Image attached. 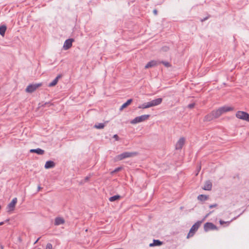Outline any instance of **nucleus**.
Returning a JSON list of instances; mask_svg holds the SVG:
<instances>
[{"instance_id": "nucleus-42", "label": "nucleus", "mask_w": 249, "mask_h": 249, "mask_svg": "<svg viewBox=\"0 0 249 249\" xmlns=\"http://www.w3.org/2000/svg\"><path fill=\"white\" fill-rule=\"evenodd\" d=\"M40 249V248H37V249Z\"/></svg>"}, {"instance_id": "nucleus-33", "label": "nucleus", "mask_w": 249, "mask_h": 249, "mask_svg": "<svg viewBox=\"0 0 249 249\" xmlns=\"http://www.w3.org/2000/svg\"><path fill=\"white\" fill-rule=\"evenodd\" d=\"M217 206V204H211L209 206V208L210 209H212V208H214V207H216V206Z\"/></svg>"}, {"instance_id": "nucleus-31", "label": "nucleus", "mask_w": 249, "mask_h": 249, "mask_svg": "<svg viewBox=\"0 0 249 249\" xmlns=\"http://www.w3.org/2000/svg\"><path fill=\"white\" fill-rule=\"evenodd\" d=\"M121 169H122V167H117L116 169H115V170L112 172V173L118 172L120 171Z\"/></svg>"}, {"instance_id": "nucleus-8", "label": "nucleus", "mask_w": 249, "mask_h": 249, "mask_svg": "<svg viewBox=\"0 0 249 249\" xmlns=\"http://www.w3.org/2000/svg\"><path fill=\"white\" fill-rule=\"evenodd\" d=\"M204 230L206 232L210 230H217V227L213 223L206 222L204 225Z\"/></svg>"}, {"instance_id": "nucleus-39", "label": "nucleus", "mask_w": 249, "mask_h": 249, "mask_svg": "<svg viewBox=\"0 0 249 249\" xmlns=\"http://www.w3.org/2000/svg\"><path fill=\"white\" fill-rule=\"evenodd\" d=\"M39 239H40V237L38 238L36 240L35 242L34 243V244H36L38 241Z\"/></svg>"}, {"instance_id": "nucleus-4", "label": "nucleus", "mask_w": 249, "mask_h": 249, "mask_svg": "<svg viewBox=\"0 0 249 249\" xmlns=\"http://www.w3.org/2000/svg\"><path fill=\"white\" fill-rule=\"evenodd\" d=\"M150 115H142L140 116L136 117L134 119L131 121L130 123L132 124H136L142 122H143L146 120H147L149 117Z\"/></svg>"}, {"instance_id": "nucleus-28", "label": "nucleus", "mask_w": 249, "mask_h": 249, "mask_svg": "<svg viewBox=\"0 0 249 249\" xmlns=\"http://www.w3.org/2000/svg\"><path fill=\"white\" fill-rule=\"evenodd\" d=\"M46 249H53V246L51 243H48L46 247Z\"/></svg>"}, {"instance_id": "nucleus-26", "label": "nucleus", "mask_w": 249, "mask_h": 249, "mask_svg": "<svg viewBox=\"0 0 249 249\" xmlns=\"http://www.w3.org/2000/svg\"><path fill=\"white\" fill-rule=\"evenodd\" d=\"M105 126V124H104V123H98V124H96L94 125V127L96 128L97 129H101L104 128Z\"/></svg>"}, {"instance_id": "nucleus-24", "label": "nucleus", "mask_w": 249, "mask_h": 249, "mask_svg": "<svg viewBox=\"0 0 249 249\" xmlns=\"http://www.w3.org/2000/svg\"><path fill=\"white\" fill-rule=\"evenodd\" d=\"M243 212H242V213H241L240 214H239L237 217H234L233 219H232L230 221H227V222H225L223 220H220L219 221V223L220 224V225H223L224 224H226L227 225V226L229 225L230 223H231V221H233V220H235L236 219L237 217H238L240 215H241L242 214Z\"/></svg>"}, {"instance_id": "nucleus-9", "label": "nucleus", "mask_w": 249, "mask_h": 249, "mask_svg": "<svg viewBox=\"0 0 249 249\" xmlns=\"http://www.w3.org/2000/svg\"><path fill=\"white\" fill-rule=\"evenodd\" d=\"M74 39L73 38H69L65 40L63 45V49L65 50H67L71 48L72 46V42H74Z\"/></svg>"}, {"instance_id": "nucleus-14", "label": "nucleus", "mask_w": 249, "mask_h": 249, "mask_svg": "<svg viewBox=\"0 0 249 249\" xmlns=\"http://www.w3.org/2000/svg\"><path fill=\"white\" fill-rule=\"evenodd\" d=\"M30 152L31 153H36L39 155H42L44 154L45 151L39 148L36 149H32L30 150Z\"/></svg>"}, {"instance_id": "nucleus-36", "label": "nucleus", "mask_w": 249, "mask_h": 249, "mask_svg": "<svg viewBox=\"0 0 249 249\" xmlns=\"http://www.w3.org/2000/svg\"><path fill=\"white\" fill-rule=\"evenodd\" d=\"M153 13L155 15H157V14H158V11L157 9H154L153 10Z\"/></svg>"}, {"instance_id": "nucleus-16", "label": "nucleus", "mask_w": 249, "mask_h": 249, "mask_svg": "<svg viewBox=\"0 0 249 249\" xmlns=\"http://www.w3.org/2000/svg\"><path fill=\"white\" fill-rule=\"evenodd\" d=\"M65 223V220L63 218L60 217H57L54 220V225L58 226L61 224H63Z\"/></svg>"}, {"instance_id": "nucleus-3", "label": "nucleus", "mask_w": 249, "mask_h": 249, "mask_svg": "<svg viewBox=\"0 0 249 249\" xmlns=\"http://www.w3.org/2000/svg\"><path fill=\"white\" fill-rule=\"evenodd\" d=\"M138 155L137 152H124L117 156L118 160H121L124 159L133 157Z\"/></svg>"}, {"instance_id": "nucleus-11", "label": "nucleus", "mask_w": 249, "mask_h": 249, "mask_svg": "<svg viewBox=\"0 0 249 249\" xmlns=\"http://www.w3.org/2000/svg\"><path fill=\"white\" fill-rule=\"evenodd\" d=\"M184 142L185 139L183 137L180 138L176 144V149L177 150H180L182 149Z\"/></svg>"}, {"instance_id": "nucleus-21", "label": "nucleus", "mask_w": 249, "mask_h": 249, "mask_svg": "<svg viewBox=\"0 0 249 249\" xmlns=\"http://www.w3.org/2000/svg\"><path fill=\"white\" fill-rule=\"evenodd\" d=\"M7 29V27L5 25H2L0 26V35L2 36H4L5 32Z\"/></svg>"}, {"instance_id": "nucleus-23", "label": "nucleus", "mask_w": 249, "mask_h": 249, "mask_svg": "<svg viewBox=\"0 0 249 249\" xmlns=\"http://www.w3.org/2000/svg\"><path fill=\"white\" fill-rule=\"evenodd\" d=\"M121 196L119 195H115L112 196H111L109 198V200L110 202H114L117 200H119L121 198Z\"/></svg>"}, {"instance_id": "nucleus-37", "label": "nucleus", "mask_w": 249, "mask_h": 249, "mask_svg": "<svg viewBox=\"0 0 249 249\" xmlns=\"http://www.w3.org/2000/svg\"><path fill=\"white\" fill-rule=\"evenodd\" d=\"M213 212V211L210 212L209 213H208L206 216L205 217H207L209 215H210L211 213H212Z\"/></svg>"}, {"instance_id": "nucleus-13", "label": "nucleus", "mask_w": 249, "mask_h": 249, "mask_svg": "<svg viewBox=\"0 0 249 249\" xmlns=\"http://www.w3.org/2000/svg\"><path fill=\"white\" fill-rule=\"evenodd\" d=\"M17 203V197L14 198L11 202L8 205V208L10 211L14 210L15 205Z\"/></svg>"}, {"instance_id": "nucleus-19", "label": "nucleus", "mask_w": 249, "mask_h": 249, "mask_svg": "<svg viewBox=\"0 0 249 249\" xmlns=\"http://www.w3.org/2000/svg\"><path fill=\"white\" fill-rule=\"evenodd\" d=\"M133 100L132 99H128L125 103H124L120 108V110H122L124 108L128 106L132 102Z\"/></svg>"}, {"instance_id": "nucleus-5", "label": "nucleus", "mask_w": 249, "mask_h": 249, "mask_svg": "<svg viewBox=\"0 0 249 249\" xmlns=\"http://www.w3.org/2000/svg\"><path fill=\"white\" fill-rule=\"evenodd\" d=\"M236 117L240 119L249 122V114L246 112L238 111L236 113Z\"/></svg>"}, {"instance_id": "nucleus-17", "label": "nucleus", "mask_w": 249, "mask_h": 249, "mask_svg": "<svg viewBox=\"0 0 249 249\" xmlns=\"http://www.w3.org/2000/svg\"><path fill=\"white\" fill-rule=\"evenodd\" d=\"M55 166V163L52 160H48L46 162L44 167L46 169L53 168Z\"/></svg>"}, {"instance_id": "nucleus-40", "label": "nucleus", "mask_w": 249, "mask_h": 249, "mask_svg": "<svg viewBox=\"0 0 249 249\" xmlns=\"http://www.w3.org/2000/svg\"><path fill=\"white\" fill-rule=\"evenodd\" d=\"M37 189H38V191H39L41 189V187H40V185H39V186H38Z\"/></svg>"}, {"instance_id": "nucleus-29", "label": "nucleus", "mask_w": 249, "mask_h": 249, "mask_svg": "<svg viewBox=\"0 0 249 249\" xmlns=\"http://www.w3.org/2000/svg\"><path fill=\"white\" fill-rule=\"evenodd\" d=\"M195 106V103H194L190 104L188 105V108H189L190 109H192Z\"/></svg>"}, {"instance_id": "nucleus-7", "label": "nucleus", "mask_w": 249, "mask_h": 249, "mask_svg": "<svg viewBox=\"0 0 249 249\" xmlns=\"http://www.w3.org/2000/svg\"><path fill=\"white\" fill-rule=\"evenodd\" d=\"M233 110H234V108L233 107H228V106H226L220 107L218 109H217L220 116L222 114H223L225 112H227L228 111H231Z\"/></svg>"}, {"instance_id": "nucleus-6", "label": "nucleus", "mask_w": 249, "mask_h": 249, "mask_svg": "<svg viewBox=\"0 0 249 249\" xmlns=\"http://www.w3.org/2000/svg\"><path fill=\"white\" fill-rule=\"evenodd\" d=\"M41 85V83L30 84L27 86L25 90L27 92L32 93Z\"/></svg>"}, {"instance_id": "nucleus-12", "label": "nucleus", "mask_w": 249, "mask_h": 249, "mask_svg": "<svg viewBox=\"0 0 249 249\" xmlns=\"http://www.w3.org/2000/svg\"><path fill=\"white\" fill-rule=\"evenodd\" d=\"M162 101L161 98H159L149 102L151 107L160 105Z\"/></svg>"}, {"instance_id": "nucleus-30", "label": "nucleus", "mask_w": 249, "mask_h": 249, "mask_svg": "<svg viewBox=\"0 0 249 249\" xmlns=\"http://www.w3.org/2000/svg\"><path fill=\"white\" fill-rule=\"evenodd\" d=\"M161 50L164 52H167L169 50V48L167 46H164L161 48Z\"/></svg>"}, {"instance_id": "nucleus-22", "label": "nucleus", "mask_w": 249, "mask_h": 249, "mask_svg": "<svg viewBox=\"0 0 249 249\" xmlns=\"http://www.w3.org/2000/svg\"><path fill=\"white\" fill-rule=\"evenodd\" d=\"M209 198L208 196L205 195H199L197 196V199L201 201H204Z\"/></svg>"}, {"instance_id": "nucleus-38", "label": "nucleus", "mask_w": 249, "mask_h": 249, "mask_svg": "<svg viewBox=\"0 0 249 249\" xmlns=\"http://www.w3.org/2000/svg\"><path fill=\"white\" fill-rule=\"evenodd\" d=\"M89 177H86L85 178V180L86 181H88L89 179Z\"/></svg>"}, {"instance_id": "nucleus-20", "label": "nucleus", "mask_w": 249, "mask_h": 249, "mask_svg": "<svg viewBox=\"0 0 249 249\" xmlns=\"http://www.w3.org/2000/svg\"><path fill=\"white\" fill-rule=\"evenodd\" d=\"M162 244V242L159 240H153V242L151 243L149 246L150 247L153 246H160Z\"/></svg>"}, {"instance_id": "nucleus-25", "label": "nucleus", "mask_w": 249, "mask_h": 249, "mask_svg": "<svg viewBox=\"0 0 249 249\" xmlns=\"http://www.w3.org/2000/svg\"><path fill=\"white\" fill-rule=\"evenodd\" d=\"M151 107V105L149 102H147V103H143L141 105H140L139 107H138V108H142V109H145V108H149V107Z\"/></svg>"}, {"instance_id": "nucleus-34", "label": "nucleus", "mask_w": 249, "mask_h": 249, "mask_svg": "<svg viewBox=\"0 0 249 249\" xmlns=\"http://www.w3.org/2000/svg\"><path fill=\"white\" fill-rule=\"evenodd\" d=\"M209 17H210V16H209L208 17H205V18H201V19H200V21H201V22H203V21H205V20H207V19L209 18Z\"/></svg>"}, {"instance_id": "nucleus-15", "label": "nucleus", "mask_w": 249, "mask_h": 249, "mask_svg": "<svg viewBox=\"0 0 249 249\" xmlns=\"http://www.w3.org/2000/svg\"><path fill=\"white\" fill-rule=\"evenodd\" d=\"M212 188V183L210 180H207L205 182L202 189L204 190L210 191L211 190Z\"/></svg>"}, {"instance_id": "nucleus-41", "label": "nucleus", "mask_w": 249, "mask_h": 249, "mask_svg": "<svg viewBox=\"0 0 249 249\" xmlns=\"http://www.w3.org/2000/svg\"><path fill=\"white\" fill-rule=\"evenodd\" d=\"M47 104H49V103H45V105H46Z\"/></svg>"}, {"instance_id": "nucleus-2", "label": "nucleus", "mask_w": 249, "mask_h": 249, "mask_svg": "<svg viewBox=\"0 0 249 249\" xmlns=\"http://www.w3.org/2000/svg\"><path fill=\"white\" fill-rule=\"evenodd\" d=\"M204 218L201 221H197L196 223H195L191 228L189 232L187 235V238H189L190 237H192L194 236L195 233L197 231L198 229L201 225V224L202 223L203 220Z\"/></svg>"}, {"instance_id": "nucleus-18", "label": "nucleus", "mask_w": 249, "mask_h": 249, "mask_svg": "<svg viewBox=\"0 0 249 249\" xmlns=\"http://www.w3.org/2000/svg\"><path fill=\"white\" fill-rule=\"evenodd\" d=\"M61 77V74L58 75L52 82H51L49 84L48 86L50 87H53V86H55L57 84L59 79Z\"/></svg>"}, {"instance_id": "nucleus-32", "label": "nucleus", "mask_w": 249, "mask_h": 249, "mask_svg": "<svg viewBox=\"0 0 249 249\" xmlns=\"http://www.w3.org/2000/svg\"><path fill=\"white\" fill-rule=\"evenodd\" d=\"M113 138L115 139L116 141L119 140V137L117 134H115L113 135Z\"/></svg>"}, {"instance_id": "nucleus-1", "label": "nucleus", "mask_w": 249, "mask_h": 249, "mask_svg": "<svg viewBox=\"0 0 249 249\" xmlns=\"http://www.w3.org/2000/svg\"><path fill=\"white\" fill-rule=\"evenodd\" d=\"M220 116L216 110L212 111L211 113L206 115L203 119L204 122H210L214 119L218 118Z\"/></svg>"}, {"instance_id": "nucleus-10", "label": "nucleus", "mask_w": 249, "mask_h": 249, "mask_svg": "<svg viewBox=\"0 0 249 249\" xmlns=\"http://www.w3.org/2000/svg\"><path fill=\"white\" fill-rule=\"evenodd\" d=\"M159 64H160L159 60H151L148 62L147 64L145 66V69L152 68L154 66H157Z\"/></svg>"}, {"instance_id": "nucleus-35", "label": "nucleus", "mask_w": 249, "mask_h": 249, "mask_svg": "<svg viewBox=\"0 0 249 249\" xmlns=\"http://www.w3.org/2000/svg\"><path fill=\"white\" fill-rule=\"evenodd\" d=\"M9 220L8 219H7L5 220L4 221L0 222V226L3 225L5 223L8 222Z\"/></svg>"}, {"instance_id": "nucleus-27", "label": "nucleus", "mask_w": 249, "mask_h": 249, "mask_svg": "<svg viewBox=\"0 0 249 249\" xmlns=\"http://www.w3.org/2000/svg\"><path fill=\"white\" fill-rule=\"evenodd\" d=\"M160 64H162L166 67H169L171 66L170 64L167 61H160Z\"/></svg>"}]
</instances>
